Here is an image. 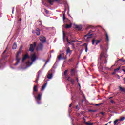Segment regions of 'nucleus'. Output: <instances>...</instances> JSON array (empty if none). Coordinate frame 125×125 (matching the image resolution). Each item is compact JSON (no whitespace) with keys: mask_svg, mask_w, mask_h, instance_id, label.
<instances>
[{"mask_svg":"<svg viewBox=\"0 0 125 125\" xmlns=\"http://www.w3.org/2000/svg\"><path fill=\"white\" fill-rule=\"evenodd\" d=\"M99 64L102 65V64H107V56L104 55V53L102 52L100 55V57L98 60Z\"/></svg>","mask_w":125,"mask_h":125,"instance_id":"f257e3e1","label":"nucleus"},{"mask_svg":"<svg viewBox=\"0 0 125 125\" xmlns=\"http://www.w3.org/2000/svg\"><path fill=\"white\" fill-rule=\"evenodd\" d=\"M20 53H21V51H18L17 52V54L16 56V62L15 63V66H16L17 65H18V64H19V62L20 61V58H19V54H20Z\"/></svg>","mask_w":125,"mask_h":125,"instance_id":"f03ea898","label":"nucleus"},{"mask_svg":"<svg viewBox=\"0 0 125 125\" xmlns=\"http://www.w3.org/2000/svg\"><path fill=\"white\" fill-rule=\"evenodd\" d=\"M36 46L37 43H36V42H34L33 44H30L29 47V51H31V52H34V51L35 50V47H36Z\"/></svg>","mask_w":125,"mask_h":125,"instance_id":"7ed1b4c3","label":"nucleus"},{"mask_svg":"<svg viewBox=\"0 0 125 125\" xmlns=\"http://www.w3.org/2000/svg\"><path fill=\"white\" fill-rule=\"evenodd\" d=\"M43 49V44L42 43H39L37 45V50L38 51H42Z\"/></svg>","mask_w":125,"mask_h":125,"instance_id":"20e7f679","label":"nucleus"},{"mask_svg":"<svg viewBox=\"0 0 125 125\" xmlns=\"http://www.w3.org/2000/svg\"><path fill=\"white\" fill-rule=\"evenodd\" d=\"M33 95L34 96V97H35L36 100H39V101H41V100H42V94H38V96H36V94H35L34 92H33Z\"/></svg>","mask_w":125,"mask_h":125,"instance_id":"39448f33","label":"nucleus"},{"mask_svg":"<svg viewBox=\"0 0 125 125\" xmlns=\"http://www.w3.org/2000/svg\"><path fill=\"white\" fill-rule=\"evenodd\" d=\"M39 40L42 43H44L46 42V38L44 36H40Z\"/></svg>","mask_w":125,"mask_h":125,"instance_id":"423d86ee","label":"nucleus"},{"mask_svg":"<svg viewBox=\"0 0 125 125\" xmlns=\"http://www.w3.org/2000/svg\"><path fill=\"white\" fill-rule=\"evenodd\" d=\"M36 59H37V56H36V53L32 54L31 57V60L32 62L36 61Z\"/></svg>","mask_w":125,"mask_h":125,"instance_id":"0eeeda50","label":"nucleus"},{"mask_svg":"<svg viewBox=\"0 0 125 125\" xmlns=\"http://www.w3.org/2000/svg\"><path fill=\"white\" fill-rule=\"evenodd\" d=\"M95 42L96 45H97V44L100 42V40H97L95 41V39H93L92 41V44H93V45H94V43H95Z\"/></svg>","mask_w":125,"mask_h":125,"instance_id":"6e6552de","label":"nucleus"},{"mask_svg":"<svg viewBox=\"0 0 125 125\" xmlns=\"http://www.w3.org/2000/svg\"><path fill=\"white\" fill-rule=\"evenodd\" d=\"M73 52V50H71V48L70 47H68L67 49H66V54H70L71 55Z\"/></svg>","mask_w":125,"mask_h":125,"instance_id":"1a4fd4ad","label":"nucleus"},{"mask_svg":"<svg viewBox=\"0 0 125 125\" xmlns=\"http://www.w3.org/2000/svg\"><path fill=\"white\" fill-rule=\"evenodd\" d=\"M29 58H30V56L28 55V53H26L23 58L22 62H24L26 59H29Z\"/></svg>","mask_w":125,"mask_h":125,"instance_id":"9d476101","label":"nucleus"},{"mask_svg":"<svg viewBox=\"0 0 125 125\" xmlns=\"http://www.w3.org/2000/svg\"><path fill=\"white\" fill-rule=\"evenodd\" d=\"M70 74L71 75V77H74L75 75H76V70L74 68L72 69L70 71Z\"/></svg>","mask_w":125,"mask_h":125,"instance_id":"9b49d317","label":"nucleus"},{"mask_svg":"<svg viewBox=\"0 0 125 125\" xmlns=\"http://www.w3.org/2000/svg\"><path fill=\"white\" fill-rule=\"evenodd\" d=\"M58 58L59 60H61V59L64 60V59H67V58H65V57H62V54H60L58 56Z\"/></svg>","mask_w":125,"mask_h":125,"instance_id":"f8f14e48","label":"nucleus"},{"mask_svg":"<svg viewBox=\"0 0 125 125\" xmlns=\"http://www.w3.org/2000/svg\"><path fill=\"white\" fill-rule=\"evenodd\" d=\"M35 31V34H36L37 36H40V35H41V30L40 29L37 28Z\"/></svg>","mask_w":125,"mask_h":125,"instance_id":"ddd939ff","label":"nucleus"},{"mask_svg":"<svg viewBox=\"0 0 125 125\" xmlns=\"http://www.w3.org/2000/svg\"><path fill=\"white\" fill-rule=\"evenodd\" d=\"M66 40H67V42L68 43H69V44H71V42H73V43L76 42V41H74V40L69 41L68 37H67V38H66Z\"/></svg>","mask_w":125,"mask_h":125,"instance_id":"4468645a","label":"nucleus"},{"mask_svg":"<svg viewBox=\"0 0 125 125\" xmlns=\"http://www.w3.org/2000/svg\"><path fill=\"white\" fill-rule=\"evenodd\" d=\"M81 106H83V104H81V103H78V105L76 106V109H78V110H80V108Z\"/></svg>","mask_w":125,"mask_h":125,"instance_id":"2eb2a0df","label":"nucleus"},{"mask_svg":"<svg viewBox=\"0 0 125 125\" xmlns=\"http://www.w3.org/2000/svg\"><path fill=\"white\" fill-rule=\"evenodd\" d=\"M76 29H78L79 31H81L83 29V26L82 25H76Z\"/></svg>","mask_w":125,"mask_h":125,"instance_id":"dca6fc26","label":"nucleus"},{"mask_svg":"<svg viewBox=\"0 0 125 125\" xmlns=\"http://www.w3.org/2000/svg\"><path fill=\"white\" fill-rule=\"evenodd\" d=\"M47 84V83H45L42 87L41 90H44L45 87H46V85Z\"/></svg>","mask_w":125,"mask_h":125,"instance_id":"f3484780","label":"nucleus"},{"mask_svg":"<svg viewBox=\"0 0 125 125\" xmlns=\"http://www.w3.org/2000/svg\"><path fill=\"white\" fill-rule=\"evenodd\" d=\"M47 2L50 5H53V2H54V0H47Z\"/></svg>","mask_w":125,"mask_h":125,"instance_id":"a211bd4d","label":"nucleus"},{"mask_svg":"<svg viewBox=\"0 0 125 125\" xmlns=\"http://www.w3.org/2000/svg\"><path fill=\"white\" fill-rule=\"evenodd\" d=\"M17 48V44H16V42H14L13 44L12 49H16Z\"/></svg>","mask_w":125,"mask_h":125,"instance_id":"6ab92c4d","label":"nucleus"},{"mask_svg":"<svg viewBox=\"0 0 125 125\" xmlns=\"http://www.w3.org/2000/svg\"><path fill=\"white\" fill-rule=\"evenodd\" d=\"M72 27V23H71L70 24H66L65 26L66 29H70V28Z\"/></svg>","mask_w":125,"mask_h":125,"instance_id":"aec40b11","label":"nucleus"},{"mask_svg":"<svg viewBox=\"0 0 125 125\" xmlns=\"http://www.w3.org/2000/svg\"><path fill=\"white\" fill-rule=\"evenodd\" d=\"M41 70H39L38 72V76H37V79L36 81V83H38V82H39V79H40V73H41Z\"/></svg>","mask_w":125,"mask_h":125,"instance_id":"412c9836","label":"nucleus"},{"mask_svg":"<svg viewBox=\"0 0 125 125\" xmlns=\"http://www.w3.org/2000/svg\"><path fill=\"white\" fill-rule=\"evenodd\" d=\"M70 82L72 84H75V82L76 81H75V79L71 78H70Z\"/></svg>","mask_w":125,"mask_h":125,"instance_id":"4be33fe9","label":"nucleus"},{"mask_svg":"<svg viewBox=\"0 0 125 125\" xmlns=\"http://www.w3.org/2000/svg\"><path fill=\"white\" fill-rule=\"evenodd\" d=\"M119 89L121 90L122 92H125V88H123L121 86H119Z\"/></svg>","mask_w":125,"mask_h":125,"instance_id":"5701e85b","label":"nucleus"},{"mask_svg":"<svg viewBox=\"0 0 125 125\" xmlns=\"http://www.w3.org/2000/svg\"><path fill=\"white\" fill-rule=\"evenodd\" d=\"M85 125H93V123L89 122H85Z\"/></svg>","mask_w":125,"mask_h":125,"instance_id":"b1692460","label":"nucleus"},{"mask_svg":"<svg viewBox=\"0 0 125 125\" xmlns=\"http://www.w3.org/2000/svg\"><path fill=\"white\" fill-rule=\"evenodd\" d=\"M62 33H63V40L64 41V42H65V37H66V34H65V32L64 31V30L62 31Z\"/></svg>","mask_w":125,"mask_h":125,"instance_id":"393cba45","label":"nucleus"},{"mask_svg":"<svg viewBox=\"0 0 125 125\" xmlns=\"http://www.w3.org/2000/svg\"><path fill=\"white\" fill-rule=\"evenodd\" d=\"M85 45V52H87V50H88L87 45H86V43H85L83 45V46H84Z\"/></svg>","mask_w":125,"mask_h":125,"instance_id":"a878e982","label":"nucleus"},{"mask_svg":"<svg viewBox=\"0 0 125 125\" xmlns=\"http://www.w3.org/2000/svg\"><path fill=\"white\" fill-rule=\"evenodd\" d=\"M93 35V34H91L87 36V40H88L89 39H91L92 36Z\"/></svg>","mask_w":125,"mask_h":125,"instance_id":"bb28decb","label":"nucleus"},{"mask_svg":"<svg viewBox=\"0 0 125 125\" xmlns=\"http://www.w3.org/2000/svg\"><path fill=\"white\" fill-rule=\"evenodd\" d=\"M37 85L34 86L33 87V91H35V92H37V91H38V89H37Z\"/></svg>","mask_w":125,"mask_h":125,"instance_id":"cd10ccee","label":"nucleus"},{"mask_svg":"<svg viewBox=\"0 0 125 125\" xmlns=\"http://www.w3.org/2000/svg\"><path fill=\"white\" fill-rule=\"evenodd\" d=\"M69 71L68 70H66L64 72V76H68V72Z\"/></svg>","mask_w":125,"mask_h":125,"instance_id":"c85d7f7f","label":"nucleus"},{"mask_svg":"<svg viewBox=\"0 0 125 125\" xmlns=\"http://www.w3.org/2000/svg\"><path fill=\"white\" fill-rule=\"evenodd\" d=\"M105 35H106V40L107 42H109V36H108V33L106 32V31L105 32Z\"/></svg>","mask_w":125,"mask_h":125,"instance_id":"c756f323","label":"nucleus"},{"mask_svg":"<svg viewBox=\"0 0 125 125\" xmlns=\"http://www.w3.org/2000/svg\"><path fill=\"white\" fill-rule=\"evenodd\" d=\"M47 78H48V79H51V78H52V74H48Z\"/></svg>","mask_w":125,"mask_h":125,"instance_id":"7c9ffc66","label":"nucleus"},{"mask_svg":"<svg viewBox=\"0 0 125 125\" xmlns=\"http://www.w3.org/2000/svg\"><path fill=\"white\" fill-rule=\"evenodd\" d=\"M121 69V66H119L118 68L115 69L114 71L115 72H119V71H120V69Z\"/></svg>","mask_w":125,"mask_h":125,"instance_id":"2f4dec72","label":"nucleus"},{"mask_svg":"<svg viewBox=\"0 0 125 125\" xmlns=\"http://www.w3.org/2000/svg\"><path fill=\"white\" fill-rule=\"evenodd\" d=\"M49 60H50V59H48L47 60V61H46V62H45V64H44V66H43V67H45L46 64H47V63H48Z\"/></svg>","mask_w":125,"mask_h":125,"instance_id":"473e14b6","label":"nucleus"},{"mask_svg":"<svg viewBox=\"0 0 125 125\" xmlns=\"http://www.w3.org/2000/svg\"><path fill=\"white\" fill-rule=\"evenodd\" d=\"M3 65V63H2V62H1V60H0V69L2 67V65Z\"/></svg>","mask_w":125,"mask_h":125,"instance_id":"72a5a7b5","label":"nucleus"},{"mask_svg":"<svg viewBox=\"0 0 125 125\" xmlns=\"http://www.w3.org/2000/svg\"><path fill=\"white\" fill-rule=\"evenodd\" d=\"M44 10L46 14H49V11L47 10L46 9H44Z\"/></svg>","mask_w":125,"mask_h":125,"instance_id":"f704fd0d","label":"nucleus"},{"mask_svg":"<svg viewBox=\"0 0 125 125\" xmlns=\"http://www.w3.org/2000/svg\"><path fill=\"white\" fill-rule=\"evenodd\" d=\"M65 19H66V15L64 13L63 15V20L64 21H65Z\"/></svg>","mask_w":125,"mask_h":125,"instance_id":"c9c22d12","label":"nucleus"},{"mask_svg":"<svg viewBox=\"0 0 125 125\" xmlns=\"http://www.w3.org/2000/svg\"><path fill=\"white\" fill-rule=\"evenodd\" d=\"M88 111H89V112H92L93 113H95V112H96V110H92V109H90Z\"/></svg>","mask_w":125,"mask_h":125,"instance_id":"e433bc0d","label":"nucleus"},{"mask_svg":"<svg viewBox=\"0 0 125 125\" xmlns=\"http://www.w3.org/2000/svg\"><path fill=\"white\" fill-rule=\"evenodd\" d=\"M74 58H71L69 60V62H73L74 61Z\"/></svg>","mask_w":125,"mask_h":125,"instance_id":"4c0bfd02","label":"nucleus"},{"mask_svg":"<svg viewBox=\"0 0 125 125\" xmlns=\"http://www.w3.org/2000/svg\"><path fill=\"white\" fill-rule=\"evenodd\" d=\"M118 122H119V120L118 119H116L115 121H114V125H116L118 123Z\"/></svg>","mask_w":125,"mask_h":125,"instance_id":"58836bf2","label":"nucleus"},{"mask_svg":"<svg viewBox=\"0 0 125 125\" xmlns=\"http://www.w3.org/2000/svg\"><path fill=\"white\" fill-rule=\"evenodd\" d=\"M22 49H23V46H21L20 47V49H19V51H21L22 50Z\"/></svg>","mask_w":125,"mask_h":125,"instance_id":"ea45409f","label":"nucleus"},{"mask_svg":"<svg viewBox=\"0 0 125 125\" xmlns=\"http://www.w3.org/2000/svg\"><path fill=\"white\" fill-rule=\"evenodd\" d=\"M90 31H89L87 35L84 36L85 38L87 37L88 35H90Z\"/></svg>","mask_w":125,"mask_h":125,"instance_id":"a19ab883","label":"nucleus"},{"mask_svg":"<svg viewBox=\"0 0 125 125\" xmlns=\"http://www.w3.org/2000/svg\"><path fill=\"white\" fill-rule=\"evenodd\" d=\"M111 103H112V104H115V103H116V102H115V101H114L113 100H111L110 101Z\"/></svg>","mask_w":125,"mask_h":125,"instance_id":"79ce46f5","label":"nucleus"},{"mask_svg":"<svg viewBox=\"0 0 125 125\" xmlns=\"http://www.w3.org/2000/svg\"><path fill=\"white\" fill-rule=\"evenodd\" d=\"M71 79H72V78H71L70 76H68L67 78V81L70 82V81L71 80Z\"/></svg>","mask_w":125,"mask_h":125,"instance_id":"37998d69","label":"nucleus"},{"mask_svg":"<svg viewBox=\"0 0 125 125\" xmlns=\"http://www.w3.org/2000/svg\"><path fill=\"white\" fill-rule=\"evenodd\" d=\"M36 101L38 104H41V101L40 100H36Z\"/></svg>","mask_w":125,"mask_h":125,"instance_id":"c03bdc74","label":"nucleus"},{"mask_svg":"<svg viewBox=\"0 0 125 125\" xmlns=\"http://www.w3.org/2000/svg\"><path fill=\"white\" fill-rule=\"evenodd\" d=\"M101 104H102L101 103L98 104H95V106H96L97 107L98 106H100V105H101Z\"/></svg>","mask_w":125,"mask_h":125,"instance_id":"a18cd8bd","label":"nucleus"},{"mask_svg":"<svg viewBox=\"0 0 125 125\" xmlns=\"http://www.w3.org/2000/svg\"><path fill=\"white\" fill-rule=\"evenodd\" d=\"M54 1H57V2H60V0H54Z\"/></svg>","mask_w":125,"mask_h":125,"instance_id":"49530a36","label":"nucleus"},{"mask_svg":"<svg viewBox=\"0 0 125 125\" xmlns=\"http://www.w3.org/2000/svg\"><path fill=\"white\" fill-rule=\"evenodd\" d=\"M119 60H120L121 61H122V62H125V60H124V59H119Z\"/></svg>","mask_w":125,"mask_h":125,"instance_id":"de8ad7c7","label":"nucleus"},{"mask_svg":"<svg viewBox=\"0 0 125 125\" xmlns=\"http://www.w3.org/2000/svg\"><path fill=\"white\" fill-rule=\"evenodd\" d=\"M100 114H101V115H105V113H104V112H100Z\"/></svg>","mask_w":125,"mask_h":125,"instance_id":"09e8293b","label":"nucleus"},{"mask_svg":"<svg viewBox=\"0 0 125 125\" xmlns=\"http://www.w3.org/2000/svg\"><path fill=\"white\" fill-rule=\"evenodd\" d=\"M116 71H114V72L112 73V75H116Z\"/></svg>","mask_w":125,"mask_h":125,"instance_id":"8fccbe9b","label":"nucleus"},{"mask_svg":"<svg viewBox=\"0 0 125 125\" xmlns=\"http://www.w3.org/2000/svg\"><path fill=\"white\" fill-rule=\"evenodd\" d=\"M125 120V117H122L121 119V121H124Z\"/></svg>","mask_w":125,"mask_h":125,"instance_id":"3c124183","label":"nucleus"},{"mask_svg":"<svg viewBox=\"0 0 125 125\" xmlns=\"http://www.w3.org/2000/svg\"><path fill=\"white\" fill-rule=\"evenodd\" d=\"M76 81L77 83H79V78H78V77H76Z\"/></svg>","mask_w":125,"mask_h":125,"instance_id":"603ef678","label":"nucleus"},{"mask_svg":"<svg viewBox=\"0 0 125 125\" xmlns=\"http://www.w3.org/2000/svg\"><path fill=\"white\" fill-rule=\"evenodd\" d=\"M14 12V7L13 8V10H12V14H13Z\"/></svg>","mask_w":125,"mask_h":125,"instance_id":"864d4df0","label":"nucleus"},{"mask_svg":"<svg viewBox=\"0 0 125 125\" xmlns=\"http://www.w3.org/2000/svg\"><path fill=\"white\" fill-rule=\"evenodd\" d=\"M44 5H45V6H48V5H47V4L46 3H45L44 4Z\"/></svg>","mask_w":125,"mask_h":125,"instance_id":"5fc2aeb1","label":"nucleus"},{"mask_svg":"<svg viewBox=\"0 0 125 125\" xmlns=\"http://www.w3.org/2000/svg\"><path fill=\"white\" fill-rule=\"evenodd\" d=\"M5 52H6V49H5L4 52H3V54H4V53H5Z\"/></svg>","mask_w":125,"mask_h":125,"instance_id":"6e6d98bb","label":"nucleus"},{"mask_svg":"<svg viewBox=\"0 0 125 125\" xmlns=\"http://www.w3.org/2000/svg\"><path fill=\"white\" fill-rule=\"evenodd\" d=\"M72 107V103L69 104V108H71Z\"/></svg>","mask_w":125,"mask_h":125,"instance_id":"4d7b16f0","label":"nucleus"},{"mask_svg":"<svg viewBox=\"0 0 125 125\" xmlns=\"http://www.w3.org/2000/svg\"><path fill=\"white\" fill-rule=\"evenodd\" d=\"M21 18H20V19H19V21H20V22H21Z\"/></svg>","mask_w":125,"mask_h":125,"instance_id":"13d9d810","label":"nucleus"},{"mask_svg":"<svg viewBox=\"0 0 125 125\" xmlns=\"http://www.w3.org/2000/svg\"><path fill=\"white\" fill-rule=\"evenodd\" d=\"M122 71H123L124 73H125V69H122Z\"/></svg>","mask_w":125,"mask_h":125,"instance_id":"bf43d9fd","label":"nucleus"},{"mask_svg":"<svg viewBox=\"0 0 125 125\" xmlns=\"http://www.w3.org/2000/svg\"><path fill=\"white\" fill-rule=\"evenodd\" d=\"M42 4H43V5H44V3H45V2L42 1Z\"/></svg>","mask_w":125,"mask_h":125,"instance_id":"052dcab7","label":"nucleus"},{"mask_svg":"<svg viewBox=\"0 0 125 125\" xmlns=\"http://www.w3.org/2000/svg\"><path fill=\"white\" fill-rule=\"evenodd\" d=\"M84 101V100H82V103H83V102Z\"/></svg>","mask_w":125,"mask_h":125,"instance_id":"680f3d73","label":"nucleus"},{"mask_svg":"<svg viewBox=\"0 0 125 125\" xmlns=\"http://www.w3.org/2000/svg\"><path fill=\"white\" fill-rule=\"evenodd\" d=\"M72 46H75V44H74V43H73V44H72Z\"/></svg>","mask_w":125,"mask_h":125,"instance_id":"e2e57ef3","label":"nucleus"},{"mask_svg":"<svg viewBox=\"0 0 125 125\" xmlns=\"http://www.w3.org/2000/svg\"><path fill=\"white\" fill-rule=\"evenodd\" d=\"M89 32H90V33H93V31H92V30H90V31Z\"/></svg>","mask_w":125,"mask_h":125,"instance_id":"0e129e2a","label":"nucleus"},{"mask_svg":"<svg viewBox=\"0 0 125 125\" xmlns=\"http://www.w3.org/2000/svg\"><path fill=\"white\" fill-rule=\"evenodd\" d=\"M83 120H84V122H85V118H84V117L83 118Z\"/></svg>","mask_w":125,"mask_h":125,"instance_id":"69168bd1","label":"nucleus"},{"mask_svg":"<svg viewBox=\"0 0 125 125\" xmlns=\"http://www.w3.org/2000/svg\"><path fill=\"white\" fill-rule=\"evenodd\" d=\"M111 123H112V121H110L108 123V124H111Z\"/></svg>","mask_w":125,"mask_h":125,"instance_id":"338daca9","label":"nucleus"},{"mask_svg":"<svg viewBox=\"0 0 125 125\" xmlns=\"http://www.w3.org/2000/svg\"><path fill=\"white\" fill-rule=\"evenodd\" d=\"M124 83H125V78H124Z\"/></svg>","mask_w":125,"mask_h":125,"instance_id":"774afa93","label":"nucleus"}]
</instances>
